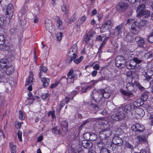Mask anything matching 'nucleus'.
Here are the masks:
<instances>
[{
  "instance_id": "11",
  "label": "nucleus",
  "mask_w": 153,
  "mask_h": 153,
  "mask_svg": "<svg viewBox=\"0 0 153 153\" xmlns=\"http://www.w3.org/2000/svg\"><path fill=\"white\" fill-rule=\"evenodd\" d=\"M115 63L117 67L121 68L125 66L126 61L123 57L118 56L116 58Z\"/></svg>"
},
{
  "instance_id": "7",
  "label": "nucleus",
  "mask_w": 153,
  "mask_h": 153,
  "mask_svg": "<svg viewBox=\"0 0 153 153\" xmlns=\"http://www.w3.org/2000/svg\"><path fill=\"white\" fill-rule=\"evenodd\" d=\"M124 28V23H122L115 27L114 29V36H117L119 38L121 36L123 29Z\"/></svg>"
},
{
  "instance_id": "58",
  "label": "nucleus",
  "mask_w": 153,
  "mask_h": 153,
  "mask_svg": "<svg viewBox=\"0 0 153 153\" xmlns=\"http://www.w3.org/2000/svg\"><path fill=\"white\" fill-rule=\"evenodd\" d=\"M132 60L133 61L135 62L136 63V65L137 64H140L142 62V60H141L138 59L136 58H134Z\"/></svg>"
},
{
  "instance_id": "8",
  "label": "nucleus",
  "mask_w": 153,
  "mask_h": 153,
  "mask_svg": "<svg viewBox=\"0 0 153 153\" xmlns=\"http://www.w3.org/2000/svg\"><path fill=\"white\" fill-rule=\"evenodd\" d=\"M119 108H123V113L125 115L126 113H132L133 111L135 110V108L133 104H128L124 105Z\"/></svg>"
},
{
  "instance_id": "53",
  "label": "nucleus",
  "mask_w": 153,
  "mask_h": 153,
  "mask_svg": "<svg viewBox=\"0 0 153 153\" xmlns=\"http://www.w3.org/2000/svg\"><path fill=\"white\" fill-rule=\"evenodd\" d=\"M143 107L149 112V110H150V109L151 108V106L147 104H144L143 105Z\"/></svg>"
},
{
  "instance_id": "54",
  "label": "nucleus",
  "mask_w": 153,
  "mask_h": 153,
  "mask_svg": "<svg viewBox=\"0 0 153 153\" xmlns=\"http://www.w3.org/2000/svg\"><path fill=\"white\" fill-rule=\"evenodd\" d=\"M90 39V37L87 34H86L84 36L83 39L85 42L89 41Z\"/></svg>"
},
{
  "instance_id": "41",
  "label": "nucleus",
  "mask_w": 153,
  "mask_h": 153,
  "mask_svg": "<svg viewBox=\"0 0 153 153\" xmlns=\"http://www.w3.org/2000/svg\"><path fill=\"white\" fill-rule=\"evenodd\" d=\"M83 58V56H81L79 58L74 59V62L76 64H78L81 62Z\"/></svg>"
},
{
  "instance_id": "2",
  "label": "nucleus",
  "mask_w": 153,
  "mask_h": 153,
  "mask_svg": "<svg viewBox=\"0 0 153 153\" xmlns=\"http://www.w3.org/2000/svg\"><path fill=\"white\" fill-rule=\"evenodd\" d=\"M123 108H119L118 109H117V111H115V113L109 117V125L107 124L108 127L109 126V123L114 124L116 121H120L124 118L125 115L123 113Z\"/></svg>"
},
{
  "instance_id": "43",
  "label": "nucleus",
  "mask_w": 153,
  "mask_h": 153,
  "mask_svg": "<svg viewBox=\"0 0 153 153\" xmlns=\"http://www.w3.org/2000/svg\"><path fill=\"white\" fill-rule=\"evenodd\" d=\"M57 81L58 82H59V83L63 84L67 81V78L65 76H63L62 77L60 80Z\"/></svg>"
},
{
  "instance_id": "20",
  "label": "nucleus",
  "mask_w": 153,
  "mask_h": 153,
  "mask_svg": "<svg viewBox=\"0 0 153 153\" xmlns=\"http://www.w3.org/2000/svg\"><path fill=\"white\" fill-rule=\"evenodd\" d=\"M131 25V31L134 34H136L138 32V24L137 22H133Z\"/></svg>"
},
{
  "instance_id": "19",
  "label": "nucleus",
  "mask_w": 153,
  "mask_h": 153,
  "mask_svg": "<svg viewBox=\"0 0 153 153\" xmlns=\"http://www.w3.org/2000/svg\"><path fill=\"white\" fill-rule=\"evenodd\" d=\"M125 63L127 68L128 69H132L136 66V63L132 60L128 61Z\"/></svg>"
},
{
  "instance_id": "6",
  "label": "nucleus",
  "mask_w": 153,
  "mask_h": 153,
  "mask_svg": "<svg viewBox=\"0 0 153 153\" xmlns=\"http://www.w3.org/2000/svg\"><path fill=\"white\" fill-rule=\"evenodd\" d=\"M128 7V3L123 1H120L117 4L116 7L117 10L121 13H123L127 9Z\"/></svg>"
},
{
  "instance_id": "1",
  "label": "nucleus",
  "mask_w": 153,
  "mask_h": 153,
  "mask_svg": "<svg viewBox=\"0 0 153 153\" xmlns=\"http://www.w3.org/2000/svg\"><path fill=\"white\" fill-rule=\"evenodd\" d=\"M146 1V0H142V1H139V6L137 7V16L138 17L143 16L146 18H147L150 16V11L146 9H145L146 4H147Z\"/></svg>"
},
{
  "instance_id": "50",
  "label": "nucleus",
  "mask_w": 153,
  "mask_h": 153,
  "mask_svg": "<svg viewBox=\"0 0 153 153\" xmlns=\"http://www.w3.org/2000/svg\"><path fill=\"white\" fill-rule=\"evenodd\" d=\"M71 98L69 97H66L65 98V99H63L62 102L64 103H66V104H67L69 102V100L71 99Z\"/></svg>"
},
{
  "instance_id": "28",
  "label": "nucleus",
  "mask_w": 153,
  "mask_h": 153,
  "mask_svg": "<svg viewBox=\"0 0 153 153\" xmlns=\"http://www.w3.org/2000/svg\"><path fill=\"white\" fill-rule=\"evenodd\" d=\"M141 98H139L134 102L133 105L135 108H137V107L143 105L144 104Z\"/></svg>"
},
{
  "instance_id": "4",
  "label": "nucleus",
  "mask_w": 153,
  "mask_h": 153,
  "mask_svg": "<svg viewBox=\"0 0 153 153\" xmlns=\"http://www.w3.org/2000/svg\"><path fill=\"white\" fill-rule=\"evenodd\" d=\"M91 97L96 102H99L100 104L101 103L102 106H104L105 100L102 97V96L100 92V91L99 92L96 90L93 91Z\"/></svg>"
},
{
  "instance_id": "27",
  "label": "nucleus",
  "mask_w": 153,
  "mask_h": 153,
  "mask_svg": "<svg viewBox=\"0 0 153 153\" xmlns=\"http://www.w3.org/2000/svg\"><path fill=\"white\" fill-rule=\"evenodd\" d=\"M16 48L15 46H14L12 45L10 46V59L11 58V60H13L15 59V56L16 55V53L15 52L14 50Z\"/></svg>"
},
{
  "instance_id": "17",
  "label": "nucleus",
  "mask_w": 153,
  "mask_h": 153,
  "mask_svg": "<svg viewBox=\"0 0 153 153\" xmlns=\"http://www.w3.org/2000/svg\"><path fill=\"white\" fill-rule=\"evenodd\" d=\"M135 110V114L138 118L143 117L145 114L144 110L141 108H136Z\"/></svg>"
},
{
  "instance_id": "61",
  "label": "nucleus",
  "mask_w": 153,
  "mask_h": 153,
  "mask_svg": "<svg viewBox=\"0 0 153 153\" xmlns=\"http://www.w3.org/2000/svg\"><path fill=\"white\" fill-rule=\"evenodd\" d=\"M136 85L138 87V88L139 89H140L141 91H143L144 88L139 83H136Z\"/></svg>"
},
{
  "instance_id": "15",
  "label": "nucleus",
  "mask_w": 153,
  "mask_h": 153,
  "mask_svg": "<svg viewBox=\"0 0 153 153\" xmlns=\"http://www.w3.org/2000/svg\"><path fill=\"white\" fill-rule=\"evenodd\" d=\"M100 92L102 95V97L104 99L109 98L111 94V90L107 88L101 90Z\"/></svg>"
},
{
  "instance_id": "60",
  "label": "nucleus",
  "mask_w": 153,
  "mask_h": 153,
  "mask_svg": "<svg viewBox=\"0 0 153 153\" xmlns=\"http://www.w3.org/2000/svg\"><path fill=\"white\" fill-rule=\"evenodd\" d=\"M10 80H11V82L10 83V84L11 85V86H15L16 85V81H14V79L13 77H10Z\"/></svg>"
},
{
  "instance_id": "12",
  "label": "nucleus",
  "mask_w": 153,
  "mask_h": 153,
  "mask_svg": "<svg viewBox=\"0 0 153 153\" xmlns=\"http://www.w3.org/2000/svg\"><path fill=\"white\" fill-rule=\"evenodd\" d=\"M78 51V48L76 45H73L69 49L68 56H74L75 58H77V55Z\"/></svg>"
},
{
  "instance_id": "55",
  "label": "nucleus",
  "mask_w": 153,
  "mask_h": 153,
  "mask_svg": "<svg viewBox=\"0 0 153 153\" xmlns=\"http://www.w3.org/2000/svg\"><path fill=\"white\" fill-rule=\"evenodd\" d=\"M78 92L76 91H73L71 93V97H70L71 98V100H72L73 97L76 95L77 94Z\"/></svg>"
},
{
  "instance_id": "5",
  "label": "nucleus",
  "mask_w": 153,
  "mask_h": 153,
  "mask_svg": "<svg viewBox=\"0 0 153 153\" xmlns=\"http://www.w3.org/2000/svg\"><path fill=\"white\" fill-rule=\"evenodd\" d=\"M7 59H2L0 61V67L2 68H6L5 73L3 72V70H0V79L4 77V75L6 74L7 75L9 74V72L7 73V69L9 68V66L7 65ZM0 82L1 80H0Z\"/></svg>"
},
{
  "instance_id": "57",
  "label": "nucleus",
  "mask_w": 153,
  "mask_h": 153,
  "mask_svg": "<svg viewBox=\"0 0 153 153\" xmlns=\"http://www.w3.org/2000/svg\"><path fill=\"white\" fill-rule=\"evenodd\" d=\"M59 83V82H58L57 81H55V83L52 84L50 88H53L56 87L58 84Z\"/></svg>"
},
{
  "instance_id": "46",
  "label": "nucleus",
  "mask_w": 153,
  "mask_h": 153,
  "mask_svg": "<svg viewBox=\"0 0 153 153\" xmlns=\"http://www.w3.org/2000/svg\"><path fill=\"white\" fill-rule=\"evenodd\" d=\"M5 39L2 34H0V45L3 44L4 42Z\"/></svg>"
},
{
  "instance_id": "24",
  "label": "nucleus",
  "mask_w": 153,
  "mask_h": 153,
  "mask_svg": "<svg viewBox=\"0 0 153 153\" xmlns=\"http://www.w3.org/2000/svg\"><path fill=\"white\" fill-rule=\"evenodd\" d=\"M45 25L46 29L49 30H52L54 26L52 24L51 21L49 19H47L46 20Z\"/></svg>"
},
{
  "instance_id": "64",
  "label": "nucleus",
  "mask_w": 153,
  "mask_h": 153,
  "mask_svg": "<svg viewBox=\"0 0 153 153\" xmlns=\"http://www.w3.org/2000/svg\"><path fill=\"white\" fill-rule=\"evenodd\" d=\"M150 87L151 89V91L153 93V79L151 80L150 82Z\"/></svg>"
},
{
  "instance_id": "35",
  "label": "nucleus",
  "mask_w": 153,
  "mask_h": 153,
  "mask_svg": "<svg viewBox=\"0 0 153 153\" xmlns=\"http://www.w3.org/2000/svg\"><path fill=\"white\" fill-rule=\"evenodd\" d=\"M149 94L148 92H144L142 94L141 99L143 102L146 101L148 99Z\"/></svg>"
},
{
  "instance_id": "49",
  "label": "nucleus",
  "mask_w": 153,
  "mask_h": 153,
  "mask_svg": "<svg viewBox=\"0 0 153 153\" xmlns=\"http://www.w3.org/2000/svg\"><path fill=\"white\" fill-rule=\"evenodd\" d=\"M90 133L87 132L84 133L83 135V137L86 140H88L89 139L90 136Z\"/></svg>"
},
{
  "instance_id": "38",
  "label": "nucleus",
  "mask_w": 153,
  "mask_h": 153,
  "mask_svg": "<svg viewBox=\"0 0 153 153\" xmlns=\"http://www.w3.org/2000/svg\"><path fill=\"white\" fill-rule=\"evenodd\" d=\"M19 21L20 25L22 26L24 25L26 22L25 17H23V16L19 17Z\"/></svg>"
},
{
  "instance_id": "52",
  "label": "nucleus",
  "mask_w": 153,
  "mask_h": 153,
  "mask_svg": "<svg viewBox=\"0 0 153 153\" xmlns=\"http://www.w3.org/2000/svg\"><path fill=\"white\" fill-rule=\"evenodd\" d=\"M14 9L13 7V5L10 4V16L12 17L13 15V12Z\"/></svg>"
},
{
  "instance_id": "47",
  "label": "nucleus",
  "mask_w": 153,
  "mask_h": 153,
  "mask_svg": "<svg viewBox=\"0 0 153 153\" xmlns=\"http://www.w3.org/2000/svg\"><path fill=\"white\" fill-rule=\"evenodd\" d=\"M106 42V38H105L102 41V43L101 44L99 49V50L100 51L102 50V49L104 47V45H105Z\"/></svg>"
},
{
  "instance_id": "36",
  "label": "nucleus",
  "mask_w": 153,
  "mask_h": 153,
  "mask_svg": "<svg viewBox=\"0 0 153 153\" xmlns=\"http://www.w3.org/2000/svg\"><path fill=\"white\" fill-rule=\"evenodd\" d=\"M16 146L13 144V142H10V149H11V153H16Z\"/></svg>"
},
{
  "instance_id": "42",
  "label": "nucleus",
  "mask_w": 153,
  "mask_h": 153,
  "mask_svg": "<svg viewBox=\"0 0 153 153\" xmlns=\"http://www.w3.org/2000/svg\"><path fill=\"white\" fill-rule=\"evenodd\" d=\"M76 19L77 17H76L75 14L74 13L71 18L69 21V23H71L74 22Z\"/></svg>"
},
{
  "instance_id": "59",
  "label": "nucleus",
  "mask_w": 153,
  "mask_h": 153,
  "mask_svg": "<svg viewBox=\"0 0 153 153\" xmlns=\"http://www.w3.org/2000/svg\"><path fill=\"white\" fill-rule=\"evenodd\" d=\"M62 35V34L61 33H59L57 34L56 38L57 40L60 41L61 39Z\"/></svg>"
},
{
  "instance_id": "3",
  "label": "nucleus",
  "mask_w": 153,
  "mask_h": 153,
  "mask_svg": "<svg viewBox=\"0 0 153 153\" xmlns=\"http://www.w3.org/2000/svg\"><path fill=\"white\" fill-rule=\"evenodd\" d=\"M68 123L65 121L61 122L60 128H58L57 127L52 128L51 129L52 132L55 134H62L66 133L68 130Z\"/></svg>"
},
{
  "instance_id": "18",
  "label": "nucleus",
  "mask_w": 153,
  "mask_h": 153,
  "mask_svg": "<svg viewBox=\"0 0 153 153\" xmlns=\"http://www.w3.org/2000/svg\"><path fill=\"white\" fill-rule=\"evenodd\" d=\"M98 103V106L95 104L91 103L90 105V106L93 109V111H95V112H97L99 110H102L104 106H102V104H99V102Z\"/></svg>"
},
{
  "instance_id": "30",
  "label": "nucleus",
  "mask_w": 153,
  "mask_h": 153,
  "mask_svg": "<svg viewBox=\"0 0 153 153\" xmlns=\"http://www.w3.org/2000/svg\"><path fill=\"white\" fill-rule=\"evenodd\" d=\"M50 80L48 78L44 77L41 79V81L43 83V86L44 87H47L49 85Z\"/></svg>"
},
{
  "instance_id": "14",
  "label": "nucleus",
  "mask_w": 153,
  "mask_h": 153,
  "mask_svg": "<svg viewBox=\"0 0 153 153\" xmlns=\"http://www.w3.org/2000/svg\"><path fill=\"white\" fill-rule=\"evenodd\" d=\"M119 129V128L117 127L116 126H110L109 128L107 127L106 128H104L102 129L103 131H106L108 132V133H105V134L107 137H109L111 134V132L110 130L113 131H115L117 132Z\"/></svg>"
},
{
  "instance_id": "9",
  "label": "nucleus",
  "mask_w": 153,
  "mask_h": 153,
  "mask_svg": "<svg viewBox=\"0 0 153 153\" xmlns=\"http://www.w3.org/2000/svg\"><path fill=\"white\" fill-rule=\"evenodd\" d=\"M134 85V84L132 83H128L126 85V88L129 92H127L124 90H122V93L123 94L128 97L131 96L132 95L131 91L133 90Z\"/></svg>"
},
{
  "instance_id": "51",
  "label": "nucleus",
  "mask_w": 153,
  "mask_h": 153,
  "mask_svg": "<svg viewBox=\"0 0 153 153\" xmlns=\"http://www.w3.org/2000/svg\"><path fill=\"white\" fill-rule=\"evenodd\" d=\"M22 132L21 131H18L17 133V135L19 138V140L20 141H22Z\"/></svg>"
},
{
  "instance_id": "40",
  "label": "nucleus",
  "mask_w": 153,
  "mask_h": 153,
  "mask_svg": "<svg viewBox=\"0 0 153 153\" xmlns=\"http://www.w3.org/2000/svg\"><path fill=\"white\" fill-rule=\"evenodd\" d=\"M97 137V136L94 133L91 134H90V136L89 139L90 140L92 141H94L95 140Z\"/></svg>"
},
{
  "instance_id": "13",
  "label": "nucleus",
  "mask_w": 153,
  "mask_h": 153,
  "mask_svg": "<svg viewBox=\"0 0 153 153\" xmlns=\"http://www.w3.org/2000/svg\"><path fill=\"white\" fill-rule=\"evenodd\" d=\"M132 130L139 133L143 132L145 129V127L143 125H141L139 123H136L132 125L131 127Z\"/></svg>"
},
{
  "instance_id": "33",
  "label": "nucleus",
  "mask_w": 153,
  "mask_h": 153,
  "mask_svg": "<svg viewBox=\"0 0 153 153\" xmlns=\"http://www.w3.org/2000/svg\"><path fill=\"white\" fill-rule=\"evenodd\" d=\"M9 46L8 44H3L0 45V48L2 51H5L9 49Z\"/></svg>"
},
{
  "instance_id": "26",
  "label": "nucleus",
  "mask_w": 153,
  "mask_h": 153,
  "mask_svg": "<svg viewBox=\"0 0 153 153\" xmlns=\"http://www.w3.org/2000/svg\"><path fill=\"white\" fill-rule=\"evenodd\" d=\"M113 22L111 20L107 21L104 24H103L102 27L103 28H111L113 24Z\"/></svg>"
},
{
  "instance_id": "39",
  "label": "nucleus",
  "mask_w": 153,
  "mask_h": 153,
  "mask_svg": "<svg viewBox=\"0 0 153 153\" xmlns=\"http://www.w3.org/2000/svg\"><path fill=\"white\" fill-rule=\"evenodd\" d=\"M153 56V53L151 52L146 53L144 55L145 58L147 59L152 58Z\"/></svg>"
},
{
  "instance_id": "44",
  "label": "nucleus",
  "mask_w": 153,
  "mask_h": 153,
  "mask_svg": "<svg viewBox=\"0 0 153 153\" xmlns=\"http://www.w3.org/2000/svg\"><path fill=\"white\" fill-rule=\"evenodd\" d=\"M19 117L22 120H24L25 119V115L21 110L19 111Z\"/></svg>"
},
{
  "instance_id": "45",
  "label": "nucleus",
  "mask_w": 153,
  "mask_h": 153,
  "mask_svg": "<svg viewBox=\"0 0 153 153\" xmlns=\"http://www.w3.org/2000/svg\"><path fill=\"white\" fill-rule=\"evenodd\" d=\"M148 41L151 43H153V32L150 34L147 38Z\"/></svg>"
},
{
  "instance_id": "10",
  "label": "nucleus",
  "mask_w": 153,
  "mask_h": 153,
  "mask_svg": "<svg viewBox=\"0 0 153 153\" xmlns=\"http://www.w3.org/2000/svg\"><path fill=\"white\" fill-rule=\"evenodd\" d=\"M67 75L68 78H67V81L68 83H73L74 79L76 78V74L74 73L73 69H71L70 70Z\"/></svg>"
},
{
  "instance_id": "62",
  "label": "nucleus",
  "mask_w": 153,
  "mask_h": 153,
  "mask_svg": "<svg viewBox=\"0 0 153 153\" xmlns=\"http://www.w3.org/2000/svg\"><path fill=\"white\" fill-rule=\"evenodd\" d=\"M125 146L126 147H128L129 148H130L131 149H133V146L129 144L128 142H126L125 143Z\"/></svg>"
},
{
  "instance_id": "16",
  "label": "nucleus",
  "mask_w": 153,
  "mask_h": 153,
  "mask_svg": "<svg viewBox=\"0 0 153 153\" xmlns=\"http://www.w3.org/2000/svg\"><path fill=\"white\" fill-rule=\"evenodd\" d=\"M112 142L114 144L117 146H120L123 144V140L117 136H115L113 137Z\"/></svg>"
},
{
  "instance_id": "31",
  "label": "nucleus",
  "mask_w": 153,
  "mask_h": 153,
  "mask_svg": "<svg viewBox=\"0 0 153 153\" xmlns=\"http://www.w3.org/2000/svg\"><path fill=\"white\" fill-rule=\"evenodd\" d=\"M137 139L139 142L141 143H143L146 141V137L143 135H138L137 137Z\"/></svg>"
},
{
  "instance_id": "25",
  "label": "nucleus",
  "mask_w": 153,
  "mask_h": 153,
  "mask_svg": "<svg viewBox=\"0 0 153 153\" xmlns=\"http://www.w3.org/2000/svg\"><path fill=\"white\" fill-rule=\"evenodd\" d=\"M138 28L142 29L146 27L148 24V22L145 20H141L140 22H137Z\"/></svg>"
},
{
  "instance_id": "22",
  "label": "nucleus",
  "mask_w": 153,
  "mask_h": 153,
  "mask_svg": "<svg viewBox=\"0 0 153 153\" xmlns=\"http://www.w3.org/2000/svg\"><path fill=\"white\" fill-rule=\"evenodd\" d=\"M82 145L84 148L87 149H90L92 146L91 143L86 140H83L82 141Z\"/></svg>"
},
{
  "instance_id": "48",
  "label": "nucleus",
  "mask_w": 153,
  "mask_h": 153,
  "mask_svg": "<svg viewBox=\"0 0 153 153\" xmlns=\"http://www.w3.org/2000/svg\"><path fill=\"white\" fill-rule=\"evenodd\" d=\"M26 6H24L20 10V13L22 14V15L24 14L27 10Z\"/></svg>"
},
{
  "instance_id": "32",
  "label": "nucleus",
  "mask_w": 153,
  "mask_h": 153,
  "mask_svg": "<svg viewBox=\"0 0 153 153\" xmlns=\"http://www.w3.org/2000/svg\"><path fill=\"white\" fill-rule=\"evenodd\" d=\"M133 37L132 35H130L129 34H128L125 37L124 39V40L127 41L128 42H132L133 41Z\"/></svg>"
},
{
  "instance_id": "63",
  "label": "nucleus",
  "mask_w": 153,
  "mask_h": 153,
  "mask_svg": "<svg viewBox=\"0 0 153 153\" xmlns=\"http://www.w3.org/2000/svg\"><path fill=\"white\" fill-rule=\"evenodd\" d=\"M33 102L32 100H30L29 98H27L26 100L25 103L26 105H29L31 104Z\"/></svg>"
},
{
  "instance_id": "23",
  "label": "nucleus",
  "mask_w": 153,
  "mask_h": 153,
  "mask_svg": "<svg viewBox=\"0 0 153 153\" xmlns=\"http://www.w3.org/2000/svg\"><path fill=\"white\" fill-rule=\"evenodd\" d=\"M29 74L28 77L26 80V85H31L33 82V74L31 72H30Z\"/></svg>"
},
{
  "instance_id": "37",
  "label": "nucleus",
  "mask_w": 153,
  "mask_h": 153,
  "mask_svg": "<svg viewBox=\"0 0 153 153\" xmlns=\"http://www.w3.org/2000/svg\"><path fill=\"white\" fill-rule=\"evenodd\" d=\"M91 88V87L90 86H85L81 87L80 91L82 93H85L87 92L88 90L90 89Z\"/></svg>"
},
{
  "instance_id": "29",
  "label": "nucleus",
  "mask_w": 153,
  "mask_h": 153,
  "mask_svg": "<svg viewBox=\"0 0 153 153\" xmlns=\"http://www.w3.org/2000/svg\"><path fill=\"white\" fill-rule=\"evenodd\" d=\"M47 68L43 66V65L42 64L40 67V72L39 74V78H41L42 74V72L45 73L47 71Z\"/></svg>"
},
{
  "instance_id": "34",
  "label": "nucleus",
  "mask_w": 153,
  "mask_h": 153,
  "mask_svg": "<svg viewBox=\"0 0 153 153\" xmlns=\"http://www.w3.org/2000/svg\"><path fill=\"white\" fill-rule=\"evenodd\" d=\"M97 144L98 147H99V149L100 151H101L103 148H105V144L102 140H100L98 142Z\"/></svg>"
},
{
  "instance_id": "56",
  "label": "nucleus",
  "mask_w": 153,
  "mask_h": 153,
  "mask_svg": "<svg viewBox=\"0 0 153 153\" xmlns=\"http://www.w3.org/2000/svg\"><path fill=\"white\" fill-rule=\"evenodd\" d=\"M100 153H110L109 150L106 148H103L100 151Z\"/></svg>"
},
{
  "instance_id": "21",
  "label": "nucleus",
  "mask_w": 153,
  "mask_h": 153,
  "mask_svg": "<svg viewBox=\"0 0 153 153\" xmlns=\"http://www.w3.org/2000/svg\"><path fill=\"white\" fill-rule=\"evenodd\" d=\"M135 40L136 42L137 45L140 47H143L145 44L144 41L141 38L139 37H135Z\"/></svg>"
}]
</instances>
